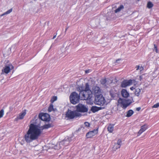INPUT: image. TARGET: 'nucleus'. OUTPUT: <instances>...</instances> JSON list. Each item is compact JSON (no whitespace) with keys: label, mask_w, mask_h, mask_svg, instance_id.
I'll return each mask as SVG.
<instances>
[{"label":"nucleus","mask_w":159,"mask_h":159,"mask_svg":"<svg viewBox=\"0 0 159 159\" xmlns=\"http://www.w3.org/2000/svg\"><path fill=\"white\" fill-rule=\"evenodd\" d=\"M51 126L50 124H46L40 126L34 124H31L29 125V128L25 136V141L27 143H30L33 140L37 139L43 132L44 129H48Z\"/></svg>","instance_id":"obj_1"},{"label":"nucleus","mask_w":159,"mask_h":159,"mask_svg":"<svg viewBox=\"0 0 159 159\" xmlns=\"http://www.w3.org/2000/svg\"><path fill=\"white\" fill-rule=\"evenodd\" d=\"M85 86L84 90L80 95L81 96L82 100L90 101L92 97V92L90 89L88 83L86 84Z\"/></svg>","instance_id":"obj_2"},{"label":"nucleus","mask_w":159,"mask_h":159,"mask_svg":"<svg viewBox=\"0 0 159 159\" xmlns=\"http://www.w3.org/2000/svg\"><path fill=\"white\" fill-rule=\"evenodd\" d=\"M132 102L131 99H126L120 98L117 100V106H119L125 109Z\"/></svg>","instance_id":"obj_3"},{"label":"nucleus","mask_w":159,"mask_h":159,"mask_svg":"<svg viewBox=\"0 0 159 159\" xmlns=\"http://www.w3.org/2000/svg\"><path fill=\"white\" fill-rule=\"evenodd\" d=\"M95 103L98 105L103 106L107 105L106 101L104 97L102 94L97 95L95 97Z\"/></svg>","instance_id":"obj_4"},{"label":"nucleus","mask_w":159,"mask_h":159,"mask_svg":"<svg viewBox=\"0 0 159 159\" xmlns=\"http://www.w3.org/2000/svg\"><path fill=\"white\" fill-rule=\"evenodd\" d=\"M81 114L76 111H71L68 109L66 114V117L68 119H72L74 118L80 116Z\"/></svg>","instance_id":"obj_5"},{"label":"nucleus","mask_w":159,"mask_h":159,"mask_svg":"<svg viewBox=\"0 0 159 159\" xmlns=\"http://www.w3.org/2000/svg\"><path fill=\"white\" fill-rule=\"evenodd\" d=\"M80 95L75 92L72 93L70 96V101L71 103L74 104L78 103L80 99Z\"/></svg>","instance_id":"obj_6"},{"label":"nucleus","mask_w":159,"mask_h":159,"mask_svg":"<svg viewBox=\"0 0 159 159\" xmlns=\"http://www.w3.org/2000/svg\"><path fill=\"white\" fill-rule=\"evenodd\" d=\"M13 68L14 66L11 64H9L6 65L2 69L1 74L2 75L4 74H7Z\"/></svg>","instance_id":"obj_7"},{"label":"nucleus","mask_w":159,"mask_h":159,"mask_svg":"<svg viewBox=\"0 0 159 159\" xmlns=\"http://www.w3.org/2000/svg\"><path fill=\"white\" fill-rule=\"evenodd\" d=\"M88 111V108L85 105L81 104H79L76 106V111L81 112H87Z\"/></svg>","instance_id":"obj_8"},{"label":"nucleus","mask_w":159,"mask_h":159,"mask_svg":"<svg viewBox=\"0 0 159 159\" xmlns=\"http://www.w3.org/2000/svg\"><path fill=\"white\" fill-rule=\"evenodd\" d=\"M92 94L93 93L96 97L97 95H98L101 94V90L100 88L97 86H93L92 89Z\"/></svg>","instance_id":"obj_9"},{"label":"nucleus","mask_w":159,"mask_h":159,"mask_svg":"<svg viewBox=\"0 0 159 159\" xmlns=\"http://www.w3.org/2000/svg\"><path fill=\"white\" fill-rule=\"evenodd\" d=\"M39 117L42 120L45 121H49L50 120V116L47 113L40 114Z\"/></svg>","instance_id":"obj_10"},{"label":"nucleus","mask_w":159,"mask_h":159,"mask_svg":"<svg viewBox=\"0 0 159 159\" xmlns=\"http://www.w3.org/2000/svg\"><path fill=\"white\" fill-rule=\"evenodd\" d=\"M98 132V129H95L92 131L88 132L86 135V137L87 138H92L97 134Z\"/></svg>","instance_id":"obj_11"},{"label":"nucleus","mask_w":159,"mask_h":159,"mask_svg":"<svg viewBox=\"0 0 159 159\" xmlns=\"http://www.w3.org/2000/svg\"><path fill=\"white\" fill-rule=\"evenodd\" d=\"M132 83V80H124L121 83V86L122 88H125L128 86L130 85Z\"/></svg>","instance_id":"obj_12"},{"label":"nucleus","mask_w":159,"mask_h":159,"mask_svg":"<svg viewBox=\"0 0 159 159\" xmlns=\"http://www.w3.org/2000/svg\"><path fill=\"white\" fill-rule=\"evenodd\" d=\"M148 128L147 125H144L141 127V128L138 133V136H139L143 132L145 131Z\"/></svg>","instance_id":"obj_13"},{"label":"nucleus","mask_w":159,"mask_h":159,"mask_svg":"<svg viewBox=\"0 0 159 159\" xmlns=\"http://www.w3.org/2000/svg\"><path fill=\"white\" fill-rule=\"evenodd\" d=\"M121 95L124 98H127L129 95V93L125 89H123L121 91Z\"/></svg>","instance_id":"obj_14"},{"label":"nucleus","mask_w":159,"mask_h":159,"mask_svg":"<svg viewBox=\"0 0 159 159\" xmlns=\"http://www.w3.org/2000/svg\"><path fill=\"white\" fill-rule=\"evenodd\" d=\"M26 114V112L25 111H23L22 112L20 113L19 114V115L17 116V117L15 119V120H21L23 119Z\"/></svg>","instance_id":"obj_15"},{"label":"nucleus","mask_w":159,"mask_h":159,"mask_svg":"<svg viewBox=\"0 0 159 159\" xmlns=\"http://www.w3.org/2000/svg\"><path fill=\"white\" fill-rule=\"evenodd\" d=\"M84 86L82 85H78L77 87V90L80 92V95H81L82 93L84 90Z\"/></svg>","instance_id":"obj_16"},{"label":"nucleus","mask_w":159,"mask_h":159,"mask_svg":"<svg viewBox=\"0 0 159 159\" xmlns=\"http://www.w3.org/2000/svg\"><path fill=\"white\" fill-rule=\"evenodd\" d=\"M114 129V125L111 124L109 125L107 127V130L109 133H112Z\"/></svg>","instance_id":"obj_17"},{"label":"nucleus","mask_w":159,"mask_h":159,"mask_svg":"<svg viewBox=\"0 0 159 159\" xmlns=\"http://www.w3.org/2000/svg\"><path fill=\"white\" fill-rule=\"evenodd\" d=\"M124 8V6L123 5H120L117 9L115 11V12L117 13L121 11Z\"/></svg>","instance_id":"obj_18"},{"label":"nucleus","mask_w":159,"mask_h":159,"mask_svg":"<svg viewBox=\"0 0 159 159\" xmlns=\"http://www.w3.org/2000/svg\"><path fill=\"white\" fill-rule=\"evenodd\" d=\"M101 84L103 86H107L108 84L107 81L106 79H102L101 80Z\"/></svg>","instance_id":"obj_19"},{"label":"nucleus","mask_w":159,"mask_h":159,"mask_svg":"<svg viewBox=\"0 0 159 159\" xmlns=\"http://www.w3.org/2000/svg\"><path fill=\"white\" fill-rule=\"evenodd\" d=\"M133 113V111L132 110H129L127 112L126 116L127 117H129L131 116Z\"/></svg>","instance_id":"obj_20"},{"label":"nucleus","mask_w":159,"mask_h":159,"mask_svg":"<svg viewBox=\"0 0 159 159\" xmlns=\"http://www.w3.org/2000/svg\"><path fill=\"white\" fill-rule=\"evenodd\" d=\"M140 92L141 90L140 89L137 88L136 89L135 92V95L137 96H139L140 94Z\"/></svg>","instance_id":"obj_21"},{"label":"nucleus","mask_w":159,"mask_h":159,"mask_svg":"<svg viewBox=\"0 0 159 159\" xmlns=\"http://www.w3.org/2000/svg\"><path fill=\"white\" fill-rule=\"evenodd\" d=\"M99 108L96 107H93L91 108V111L93 112H95L98 111L99 109Z\"/></svg>","instance_id":"obj_22"},{"label":"nucleus","mask_w":159,"mask_h":159,"mask_svg":"<svg viewBox=\"0 0 159 159\" xmlns=\"http://www.w3.org/2000/svg\"><path fill=\"white\" fill-rule=\"evenodd\" d=\"M12 11V9H11L8 10L6 12H4L1 15H0V16H2L4 15L9 14Z\"/></svg>","instance_id":"obj_23"},{"label":"nucleus","mask_w":159,"mask_h":159,"mask_svg":"<svg viewBox=\"0 0 159 159\" xmlns=\"http://www.w3.org/2000/svg\"><path fill=\"white\" fill-rule=\"evenodd\" d=\"M121 143V141L120 139H119L117 142V143L116 144V145L118 146V148H120Z\"/></svg>","instance_id":"obj_24"},{"label":"nucleus","mask_w":159,"mask_h":159,"mask_svg":"<svg viewBox=\"0 0 159 159\" xmlns=\"http://www.w3.org/2000/svg\"><path fill=\"white\" fill-rule=\"evenodd\" d=\"M153 6V4L150 2H149L147 4V7L148 8H151Z\"/></svg>","instance_id":"obj_25"},{"label":"nucleus","mask_w":159,"mask_h":159,"mask_svg":"<svg viewBox=\"0 0 159 159\" xmlns=\"http://www.w3.org/2000/svg\"><path fill=\"white\" fill-rule=\"evenodd\" d=\"M53 110V104H51L49 106L48 110L49 112H51Z\"/></svg>","instance_id":"obj_26"},{"label":"nucleus","mask_w":159,"mask_h":159,"mask_svg":"<svg viewBox=\"0 0 159 159\" xmlns=\"http://www.w3.org/2000/svg\"><path fill=\"white\" fill-rule=\"evenodd\" d=\"M57 99V98L56 96H53L52 97L51 100V102L52 103L54 101H56Z\"/></svg>","instance_id":"obj_27"},{"label":"nucleus","mask_w":159,"mask_h":159,"mask_svg":"<svg viewBox=\"0 0 159 159\" xmlns=\"http://www.w3.org/2000/svg\"><path fill=\"white\" fill-rule=\"evenodd\" d=\"M4 114V110L2 109L0 111V118L2 117Z\"/></svg>","instance_id":"obj_28"},{"label":"nucleus","mask_w":159,"mask_h":159,"mask_svg":"<svg viewBox=\"0 0 159 159\" xmlns=\"http://www.w3.org/2000/svg\"><path fill=\"white\" fill-rule=\"evenodd\" d=\"M153 51H155L156 53H158V50L157 46L155 44H154V48L153 49Z\"/></svg>","instance_id":"obj_29"},{"label":"nucleus","mask_w":159,"mask_h":159,"mask_svg":"<svg viewBox=\"0 0 159 159\" xmlns=\"http://www.w3.org/2000/svg\"><path fill=\"white\" fill-rule=\"evenodd\" d=\"M159 107V102L157 103L154 104L152 107V108H157Z\"/></svg>","instance_id":"obj_30"},{"label":"nucleus","mask_w":159,"mask_h":159,"mask_svg":"<svg viewBox=\"0 0 159 159\" xmlns=\"http://www.w3.org/2000/svg\"><path fill=\"white\" fill-rule=\"evenodd\" d=\"M69 143V142L68 140H67L66 139L64 140L63 141H62L61 143H62L63 144H68Z\"/></svg>","instance_id":"obj_31"},{"label":"nucleus","mask_w":159,"mask_h":159,"mask_svg":"<svg viewBox=\"0 0 159 159\" xmlns=\"http://www.w3.org/2000/svg\"><path fill=\"white\" fill-rule=\"evenodd\" d=\"M84 125L85 126L87 127H89L90 126L89 123L87 122H85L84 123Z\"/></svg>","instance_id":"obj_32"},{"label":"nucleus","mask_w":159,"mask_h":159,"mask_svg":"<svg viewBox=\"0 0 159 159\" xmlns=\"http://www.w3.org/2000/svg\"><path fill=\"white\" fill-rule=\"evenodd\" d=\"M119 148H118V146L116 145V144H115L113 148V150H116V149H117Z\"/></svg>","instance_id":"obj_33"},{"label":"nucleus","mask_w":159,"mask_h":159,"mask_svg":"<svg viewBox=\"0 0 159 159\" xmlns=\"http://www.w3.org/2000/svg\"><path fill=\"white\" fill-rule=\"evenodd\" d=\"M140 66H137L136 68V70H138L139 69Z\"/></svg>","instance_id":"obj_34"},{"label":"nucleus","mask_w":159,"mask_h":159,"mask_svg":"<svg viewBox=\"0 0 159 159\" xmlns=\"http://www.w3.org/2000/svg\"><path fill=\"white\" fill-rule=\"evenodd\" d=\"M143 75L140 76L139 79L140 80H141L143 79Z\"/></svg>","instance_id":"obj_35"},{"label":"nucleus","mask_w":159,"mask_h":159,"mask_svg":"<svg viewBox=\"0 0 159 159\" xmlns=\"http://www.w3.org/2000/svg\"><path fill=\"white\" fill-rule=\"evenodd\" d=\"M141 108L140 107H137L136 109V110L137 111H139L140 110Z\"/></svg>","instance_id":"obj_36"},{"label":"nucleus","mask_w":159,"mask_h":159,"mask_svg":"<svg viewBox=\"0 0 159 159\" xmlns=\"http://www.w3.org/2000/svg\"><path fill=\"white\" fill-rule=\"evenodd\" d=\"M135 89V88L133 87H132L130 88V89L131 90H133Z\"/></svg>","instance_id":"obj_37"},{"label":"nucleus","mask_w":159,"mask_h":159,"mask_svg":"<svg viewBox=\"0 0 159 159\" xmlns=\"http://www.w3.org/2000/svg\"><path fill=\"white\" fill-rule=\"evenodd\" d=\"M143 69V68L142 67H140L139 69L140 70V71L142 70Z\"/></svg>","instance_id":"obj_38"},{"label":"nucleus","mask_w":159,"mask_h":159,"mask_svg":"<svg viewBox=\"0 0 159 159\" xmlns=\"http://www.w3.org/2000/svg\"><path fill=\"white\" fill-rule=\"evenodd\" d=\"M56 35H54V36L53 37V38H52V39H54L56 37Z\"/></svg>","instance_id":"obj_39"},{"label":"nucleus","mask_w":159,"mask_h":159,"mask_svg":"<svg viewBox=\"0 0 159 159\" xmlns=\"http://www.w3.org/2000/svg\"><path fill=\"white\" fill-rule=\"evenodd\" d=\"M89 72V70H86L85 71V73H88Z\"/></svg>","instance_id":"obj_40"},{"label":"nucleus","mask_w":159,"mask_h":159,"mask_svg":"<svg viewBox=\"0 0 159 159\" xmlns=\"http://www.w3.org/2000/svg\"><path fill=\"white\" fill-rule=\"evenodd\" d=\"M119 59L116 60V62H117L118 61H119Z\"/></svg>","instance_id":"obj_41"},{"label":"nucleus","mask_w":159,"mask_h":159,"mask_svg":"<svg viewBox=\"0 0 159 159\" xmlns=\"http://www.w3.org/2000/svg\"><path fill=\"white\" fill-rule=\"evenodd\" d=\"M67 29H68V28H67L66 29V31L67 30Z\"/></svg>","instance_id":"obj_42"},{"label":"nucleus","mask_w":159,"mask_h":159,"mask_svg":"<svg viewBox=\"0 0 159 159\" xmlns=\"http://www.w3.org/2000/svg\"><path fill=\"white\" fill-rule=\"evenodd\" d=\"M111 96L112 97H114L113 96V95H111Z\"/></svg>","instance_id":"obj_43"},{"label":"nucleus","mask_w":159,"mask_h":159,"mask_svg":"<svg viewBox=\"0 0 159 159\" xmlns=\"http://www.w3.org/2000/svg\"><path fill=\"white\" fill-rule=\"evenodd\" d=\"M104 108V107H102V108Z\"/></svg>","instance_id":"obj_44"}]
</instances>
